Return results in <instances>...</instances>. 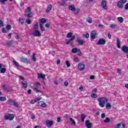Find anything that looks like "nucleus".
<instances>
[{"label": "nucleus", "instance_id": "nucleus-29", "mask_svg": "<svg viewBox=\"0 0 128 128\" xmlns=\"http://www.w3.org/2000/svg\"><path fill=\"white\" fill-rule=\"evenodd\" d=\"M32 60L33 62H36V54L34 53L32 56Z\"/></svg>", "mask_w": 128, "mask_h": 128}, {"label": "nucleus", "instance_id": "nucleus-42", "mask_svg": "<svg viewBox=\"0 0 128 128\" xmlns=\"http://www.w3.org/2000/svg\"><path fill=\"white\" fill-rule=\"evenodd\" d=\"M6 30H10L12 29V25H10V24H8L6 26Z\"/></svg>", "mask_w": 128, "mask_h": 128}, {"label": "nucleus", "instance_id": "nucleus-10", "mask_svg": "<svg viewBox=\"0 0 128 128\" xmlns=\"http://www.w3.org/2000/svg\"><path fill=\"white\" fill-rule=\"evenodd\" d=\"M85 126L87 128H92V123L90 122V120L86 121Z\"/></svg>", "mask_w": 128, "mask_h": 128}, {"label": "nucleus", "instance_id": "nucleus-56", "mask_svg": "<svg viewBox=\"0 0 128 128\" xmlns=\"http://www.w3.org/2000/svg\"><path fill=\"white\" fill-rule=\"evenodd\" d=\"M2 32H3V34H6V28H3L2 29Z\"/></svg>", "mask_w": 128, "mask_h": 128}, {"label": "nucleus", "instance_id": "nucleus-22", "mask_svg": "<svg viewBox=\"0 0 128 128\" xmlns=\"http://www.w3.org/2000/svg\"><path fill=\"white\" fill-rule=\"evenodd\" d=\"M52 6L50 4L48 5L46 12H50L52 10Z\"/></svg>", "mask_w": 128, "mask_h": 128}, {"label": "nucleus", "instance_id": "nucleus-16", "mask_svg": "<svg viewBox=\"0 0 128 128\" xmlns=\"http://www.w3.org/2000/svg\"><path fill=\"white\" fill-rule=\"evenodd\" d=\"M77 41L78 42V44H80V46H82V44H84V41L80 39V38L77 39Z\"/></svg>", "mask_w": 128, "mask_h": 128}, {"label": "nucleus", "instance_id": "nucleus-21", "mask_svg": "<svg viewBox=\"0 0 128 128\" xmlns=\"http://www.w3.org/2000/svg\"><path fill=\"white\" fill-rule=\"evenodd\" d=\"M20 62H26V64L28 62V60L26 58H22L20 59Z\"/></svg>", "mask_w": 128, "mask_h": 128}, {"label": "nucleus", "instance_id": "nucleus-52", "mask_svg": "<svg viewBox=\"0 0 128 128\" xmlns=\"http://www.w3.org/2000/svg\"><path fill=\"white\" fill-rule=\"evenodd\" d=\"M4 26V22L2 20H0V28Z\"/></svg>", "mask_w": 128, "mask_h": 128}, {"label": "nucleus", "instance_id": "nucleus-6", "mask_svg": "<svg viewBox=\"0 0 128 128\" xmlns=\"http://www.w3.org/2000/svg\"><path fill=\"white\" fill-rule=\"evenodd\" d=\"M46 122V126L48 128H50L52 126V124H54V121L52 120H48Z\"/></svg>", "mask_w": 128, "mask_h": 128}, {"label": "nucleus", "instance_id": "nucleus-9", "mask_svg": "<svg viewBox=\"0 0 128 128\" xmlns=\"http://www.w3.org/2000/svg\"><path fill=\"white\" fill-rule=\"evenodd\" d=\"M101 6L104 8V10H106L108 6H106V2L105 0H102L101 3Z\"/></svg>", "mask_w": 128, "mask_h": 128}, {"label": "nucleus", "instance_id": "nucleus-63", "mask_svg": "<svg viewBox=\"0 0 128 128\" xmlns=\"http://www.w3.org/2000/svg\"><path fill=\"white\" fill-rule=\"evenodd\" d=\"M90 80H94V76H90Z\"/></svg>", "mask_w": 128, "mask_h": 128}, {"label": "nucleus", "instance_id": "nucleus-41", "mask_svg": "<svg viewBox=\"0 0 128 128\" xmlns=\"http://www.w3.org/2000/svg\"><path fill=\"white\" fill-rule=\"evenodd\" d=\"M73 12H74V14H78V12H80V9H76L74 10V11Z\"/></svg>", "mask_w": 128, "mask_h": 128}, {"label": "nucleus", "instance_id": "nucleus-31", "mask_svg": "<svg viewBox=\"0 0 128 128\" xmlns=\"http://www.w3.org/2000/svg\"><path fill=\"white\" fill-rule=\"evenodd\" d=\"M91 98H98V95H96V94H91Z\"/></svg>", "mask_w": 128, "mask_h": 128}, {"label": "nucleus", "instance_id": "nucleus-23", "mask_svg": "<svg viewBox=\"0 0 128 128\" xmlns=\"http://www.w3.org/2000/svg\"><path fill=\"white\" fill-rule=\"evenodd\" d=\"M116 128H124L125 126L124 124H119L116 126Z\"/></svg>", "mask_w": 128, "mask_h": 128}, {"label": "nucleus", "instance_id": "nucleus-27", "mask_svg": "<svg viewBox=\"0 0 128 128\" xmlns=\"http://www.w3.org/2000/svg\"><path fill=\"white\" fill-rule=\"evenodd\" d=\"M1 74H4L6 72V68H1L0 70Z\"/></svg>", "mask_w": 128, "mask_h": 128}, {"label": "nucleus", "instance_id": "nucleus-44", "mask_svg": "<svg viewBox=\"0 0 128 128\" xmlns=\"http://www.w3.org/2000/svg\"><path fill=\"white\" fill-rule=\"evenodd\" d=\"M72 37V32H69L67 34V38H70Z\"/></svg>", "mask_w": 128, "mask_h": 128}, {"label": "nucleus", "instance_id": "nucleus-3", "mask_svg": "<svg viewBox=\"0 0 128 128\" xmlns=\"http://www.w3.org/2000/svg\"><path fill=\"white\" fill-rule=\"evenodd\" d=\"M126 2V0H120V1L117 2V6L119 8H122Z\"/></svg>", "mask_w": 128, "mask_h": 128}, {"label": "nucleus", "instance_id": "nucleus-53", "mask_svg": "<svg viewBox=\"0 0 128 128\" xmlns=\"http://www.w3.org/2000/svg\"><path fill=\"white\" fill-rule=\"evenodd\" d=\"M64 86H68V82L66 80L64 82Z\"/></svg>", "mask_w": 128, "mask_h": 128}, {"label": "nucleus", "instance_id": "nucleus-38", "mask_svg": "<svg viewBox=\"0 0 128 128\" xmlns=\"http://www.w3.org/2000/svg\"><path fill=\"white\" fill-rule=\"evenodd\" d=\"M116 26H118V25H116V24H112L110 26V28H116Z\"/></svg>", "mask_w": 128, "mask_h": 128}, {"label": "nucleus", "instance_id": "nucleus-43", "mask_svg": "<svg viewBox=\"0 0 128 128\" xmlns=\"http://www.w3.org/2000/svg\"><path fill=\"white\" fill-rule=\"evenodd\" d=\"M42 100V96H39L35 98V101L36 102H40Z\"/></svg>", "mask_w": 128, "mask_h": 128}, {"label": "nucleus", "instance_id": "nucleus-25", "mask_svg": "<svg viewBox=\"0 0 128 128\" xmlns=\"http://www.w3.org/2000/svg\"><path fill=\"white\" fill-rule=\"evenodd\" d=\"M78 48H73L72 49V52H73V54H76L78 52Z\"/></svg>", "mask_w": 128, "mask_h": 128}, {"label": "nucleus", "instance_id": "nucleus-5", "mask_svg": "<svg viewBox=\"0 0 128 128\" xmlns=\"http://www.w3.org/2000/svg\"><path fill=\"white\" fill-rule=\"evenodd\" d=\"M32 34L34 36H42V34L38 30H34L32 32Z\"/></svg>", "mask_w": 128, "mask_h": 128}, {"label": "nucleus", "instance_id": "nucleus-55", "mask_svg": "<svg viewBox=\"0 0 128 128\" xmlns=\"http://www.w3.org/2000/svg\"><path fill=\"white\" fill-rule=\"evenodd\" d=\"M101 118H106V114H104V113H102L101 114Z\"/></svg>", "mask_w": 128, "mask_h": 128}, {"label": "nucleus", "instance_id": "nucleus-36", "mask_svg": "<svg viewBox=\"0 0 128 128\" xmlns=\"http://www.w3.org/2000/svg\"><path fill=\"white\" fill-rule=\"evenodd\" d=\"M110 122V118H106V119L104 120V122H106V124H108Z\"/></svg>", "mask_w": 128, "mask_h": 128}, {"label": "nucleus", "instance_id": "nucleus-13", "mask_svg": "<svg viewBox=\"0 0 128 128\" xmlns=\"http://www.w3.org/2000/svg\"><path fill=\"white\" fill-rule=\"evenodd\" d=\"M14 40H10L9 42H6V46H10L14 44Z\"/></svg>", "mask_w": 128, "mask_h": 128}, {"label": "nucleus", "instance_id": "nucleus-47", "mask_svg": "<svg viewBox=\"0 0 128 128\" xmlns=\"http://www.w3.org/2000/svg\"><path fill=\"white\" fill-rule=\"evenodd\" d=\"M98 90L96 88H94L93 90L92 91V94H96V92H97Z\"/></svg>", "mask_w": 128, "mask_h": 128}, {"label": "nucleus", "instance_id": "nucleus-7", "mask_svg": "<svg viewBox=\"0 0 128 128\" xmlns=\"http://www.w3.org/2000/svg\"><path fill=\"white\" fill-rule=\"evenodd\" d=\"M98 44H100L102 46L104 44H106V40H104L102 38L99 39V40L98 42Z\"/></svg>", "mask_w": 128, "mask_h": 128}, {"label": "nucleus", "instance_id": "nucleus-40", "mask_svg": "<svg viewBox=\"0 0 128 128\" xmlns=\"http://www.w3.org/2000/svg\"><path fill=\"white\" fill-rule=\"evenodd\" d=\"M70 120L72 122V124H73L76 125V121H74V120L72 119V118H70Z\"/></svg>", "mask_w": 128, "mask_h": 128}, {"label": "nucleus", "instance_id": "nucleus-51", "mask_svg": "<svg viewBox=\"0 0 128 128\" xmlns=\"http://www.w3.org/2000/svg\"><path fill=\"white\" fill-rule=\"evenodd\" d=\"M57 122H62V118L60 117H58L57 118Z\"/></svg>", "mask_w": 128, "mask_h": 128}, {"label": "nucleus", "instance_id": "nucleus-19", "mask_svg": "<svg viewBox=\"0 0 128 128\" xmlns=\"http://www.w3.org/2000/svg\"><path fill=\"white\" fill-rule=\"evenodd\" d=\"M68 9L70 10H72V12H74L76 10V6H74V5H71L69 6Z\"/></svg>", "mask_w": 128, "mask_h": 128}, {"label": "nucleus", "instance_id": "nucleus-37", "mask_svg": "<svg viewBox=\"0 0 128 128\" xmlns=\"http://www.w3.org/2000/svg\"><path fill=\"white\" fill-rule=\"evenodd\" d=\"M40 30L42 32H44V25L42 24H40Z\"/></svg>", "mask_w": 128, "mask_h": 128}, {"label": "nucleus", "instance_id": "nucleus-1", "mask_svg": "<svg viewBox=\"0 0 128 128\" xmlns=\"http://www.w3.org/2000/svg\"><path fill=\"white\" fill-rule=\"evenodd\" d=\"M98 101L99 102V105L101 108H104V104L108 102V100L106 98H100L98 99Z\"/></svg>", "mask_w": 128, "mask_h": 128}, {"label": "nucleus", "instance_id": "nucleus-2", "mask_svg": "<svg viewBox=\"0 0 128 128\" xmlns=\"http://www.w3.org/2000/svg\"><path fill=\"white\" fill-rule=\"evenodd\" d=\"M14 118V114H6L4 116V119L6 120H12Z\"/></svg>", "mask_w": 128, "mask_h": 128}, {"label": "nucleus", "instance_id": "nucleus-48", "mask_svg": "<svg viewBox=\"0 0 128 128\" xmlns=\"http://www.w3.org/2000/svg\"><path fill=\"white\" fill-rule=\"evenodd\" d=\"M86 20L88 24H92V19L90 18H87Z\"/></svg>", "mask_w": 128, "mask_h": 128}, {"label": "nucleus", "instance_id": "nucleus-34", "mask_svg": "<svg viewBox=\"0 0 128 128\" xmlns=\"http://www.w3.org/2000/svg\"><path fill=\"white\" fill-rule=\"evenodd\" d=\"M19 22L21 24H24V20L22 18H19Z\"/></svg>", "mask_w": 128, "mask_h": 128}, {"label": "nucleus", "instance_id": "nucleus-39", "mask_svg": "<svg viewBox=\"0 0 128 128\" xmlns=\"http://www.w3.org/2000/svg\"><path fill=\"white\" fill-rule=\"evenodd\" d=\"M26 22L28 24H32V20H30V18H27L26 19Z\"/></svg>", "mask_w": 128, "mask_h": 128}, {"label": "nucleus", "instance_id": "nucleus-57", "mask_svg": "<svg viewBox=\"0 0 128 128\" xmlns=\"http://www.w3.org/2000/svg\"><path fill=\"white\" fill-rule=\"evenodd\" d=\"M34 102H36L35 99L34 100H32L30 102V104H34Z\"/></svg>", "mask_w": 128, "mask_h": 128}, {"label": "nucleus", "instance_id": "nucleus-33", "mask_svg": "<svg viewBox=\"0 0 128 128\" xmlns=\"http://www.w3.org/2000/svg\"><path fill=\"white\" fill-rule=\"evenodd\" d=\"M84 118H86V115L82 114L81 116V120L82 122H84Z\"/></svg>", "mask_w": 128, "mask_h": 128}, {"label": "nucleus", "instance_id": "nucleus-11", "mask_svg": "<svg viewBox=\"0 0 128 128\" xmlns=\"http://www.w3.org/2000/svg\"><path fill=\"white\" fill-rule=\"evenodd\" d=\"M122 50L124 52L128 54V46H122Z\"/></svg>", "mask_w": 128, "mask_h": 128}, {"label": "nucleus", "instance_id": "nucleus-30", "mask_svg": "<svg viewBox=\"0 0 128 128\" xmlns=\"http://www.w3.org/2000/svg\"><path fill=\"white\" fill-rule=\"evenodd\" d=\"M6 100V98L5 96H1L0 97V102H4Z\"/></svg>", "mask_w": 128, "mask_h": 128}, {"label": "nucleus", "instance_id": "nucleus-49", "mask_svg": "<svg viewBox=\"0 0 128 128\" xmlns=\"http://www.w3.org/2000/svg\"><path fill=\"white\" fill-rule=\"evenodd\" d=\"M66 64L68 68H70V64L69 61H66Z\"/></svg>", "mask_w": 128, "mask_h": 128}, {"label": "nucleus", "instance_id": "nucleus-20", "mask_svg": "<svg viewBox=\"0 0 128 128\" xmlns=\"http://www.w3.org/2000/svg\"><path fill=\"white\" fill-rule=\"evenodd\" d=\"M116 44L118 48H120V39L118 38H116Z\"/></svg>", "mask_w": 128, "mask_h": 128}, {"label": "nucleus", "instance_id": "nucleus-45", "mask_svg": "<svg viewBox=\"0 0 128 128\" xmlns=\"http://www.w3.org/2000/svg\"><path fill=\"white\" fill-rule=\"evenodd\" d=\"M30 12V7H28L25 11V12L28 14V12Z\"/></svg>", "mask_w": 128, "mask_h": 128}, {"label": "nucleus", "instance_id": "nucleus-46", "mask_svg": "<svg viewBox=\"0 0 128 128\" xmlns=\"http://www.w3.org/2000/svg\"><path fill=\"white\" fill-rule=\"evenodd\" d=\"M41 108H46V103H43L40 106Z\"/></svg>", "mask_w": 128, "mask_h": 128}, {"label": "nucleus", "instance_id": "nucleus-58", "mask_svg": "<svg viewBox=\"0 0 128 128\" xmlns=\"http://www.w3.org/2000/svg\"><path fill=\"white\" fill-rule=\"evenodd\" d=\"M124 9L126 10H128V3H126L124 6Z\"/></svg>", "mask_w": 128, "mask_h": 128}, {"label": "nucleus", "instance_id": "nucleus-61", "mask_svg": "<svg viewBox=\"0 0 128 128\" xmlns=\"http://www.w3.org/2000/svg\"><path fill=\"white\" fill-rule=\"evenodd\" d=\"M28 94H32V90L30 89L28 90Z\"/></svg>", "mask_w": 128, "mask_h": 128}, {"label": "nucleus", "instance_id": "nucleus-32", "mask_svg": "<svg viewBox=\"0 0 128 128\" xmlns=\"http://www.w3.org/2000/svg\"><path fill=\"white\" fill-rule=\"evenodd\" d=\"M82 37L86 38H88L90 37V34H88V33H87L86 34H84L82 35Z\"/></svg>", "mask_w": 128, "mask_h": 128}, {"label": "nucleus", "instance_id": "nucleus-17", "mask_svg": "<svg viewBox=\"0 0 128 128\" xmlns=\"http://www.w3.org/2000/svg\"><path fill=\"white\" fill-rule=\"evenodd\" d=\"M22 84L24 88H28V82H26L25 80H23L22 81Z\"/></svg>", "mask_w": 128, "mask_h": 128}, {"label": "nucleus", "instance_id": "nucleus-15", "mask_svg": "<svg viewBox=\"0 0 128 128\" xmlns=\"http://www.w3.org/2000/svg\"><path fill=\"white\" fill-rule=\"evenodd\" d=\"M38 78H42V80H44L46 78V75L42 74L41 73H38Z\"/></svg>", "mask_w": 128, "mask_h": 128}, {"label": "nucleus", "instance_id": "nucleus-54", "mask_svg": "<svg viewBox=\"0 0 128 128\" xmlns=\"http://www.w3.org/2000/svg\"><path fill=\"white\" fill-rule=\"evenodd\" d=\"M12 62L16 66H18V64L16 62L13 60Z\"/></svg>", "mask_w": 128, "mask_h": 128}, {"label": "nucleus", "instance_id": "nucleus-12", "mask_svg": "<svg viewBox=\"0 0 128 128\" xmlns=\"http://www.w3.org/2000/svg\"><path fill=\"white\" fill-rule=\"evenodd\" d=\"M75 36H72L70 40L69 41H66V44H72V42H74V38H75Z\"/></svg>", "mask_w": 128, "mask_h": 128}, {"label": "nucleus", "instance_id": "nucleus-60", "mask_svg": "<svg viewBox=\"0 0 128 128\" xmlns=\"http://www.w3.org/2000/svg\"><path fill=\"white\" fill-rule=\"evenodd\" d=\"M27 17L29 18H32V13L28 14L27 15Z\"/></svg>", "mask_w": 128, "mask_h": 128}, {"label": "nucleus", "instance_id": "nucleus-26", "mask_svg": "<svg viewBox=\"0 0 128 128\" xmlns=\"http://www.w3.org/2000/svg\"><path fill=\"white\" fill-rule=\"evenodd\" d=\"M40 24H46V20L44 18H42L40 20Z\"/></svg>", "mask_w": 128, "mask_h": 128}, {"label": "nucleus", "instance_id": "nucleus-59", "mask_svg": "<svg viewBox=\"0 0 128 128\" xmlns=\"http://www.w3.org/2000/svg\"><path fill=\"white\" fill-rule=\"evenodd\" d=\"M45 26H46V28H50V24H45Z\"/></svg>", "mask_w": 128, "mask_h": 128}, {"label": "nucleus", "instance_id": "nucleus-8", "mask_svg": "<svg viewBox=\"0 0 128 128\" xmlns=\"http://www.w3.org/2000/svg\"><path fill=\"white\" fill-rule=\"evenodd\" d=\"M84 64L82 63H80L78 65V70H79L80 72L84 70Z\"/></svg>", "mask_w": 128, "mask_h": 128}, {"label": "nucleus", "instance_id": "nucleus-14", "mask_svg": "<svg viewBox=\"0 0 128 128\" xmlns=\"http://www.w3.org/2000/svg\"><path fill=\"white\" fill-rule=\"evenodd\" d=\"M34 90H36V92H41L42 94V90H38V85L34 84Z\"/></svg>", "mask_w": 128, "mask_h": 128}, {"label": "nucleus", "instance_id": "nucleus-28", "mask_svg": "<svg viewBox=\"0 0 128 128\" xmlns=\"http://www.w3.org/2000/svg\"><path fill=\"white\" fill-rule=\"evenodd\" d=\"M118 20L120 24L124 22V18L122 17H118Z\"/></svg>", "mask_w": 128, "mask_h": 128}, {"label": "nucleus", "instance_id": "nucleus-35", "mask_svg": "<svg viewBox=\"0 0 128 128\" xmlns=\"http://www.w3.org/2000/svg\"><path fill=\"white\" fill-rule=\"evenodd\" d=\"M34 28L35 30H38V22H36L35 23V24L34 25Z\"/></svg>", "mask_w": 128, "mask_h": 128}, {"label": "nucleus", "instance_id": "nucleus-24", "mask_svg": "<svg viewBox=\"0 0 128 128\" xmlns=\"http://www.w3.org/2000/svg\"><path fill=\"white\" fill-rule=\"evenodd\" d=\"M106 110H110V108H112V106L110 105V102L106 103Z\"/></svg>", "mask_w": 128, "mask_h": 128}, {"label": "nucleus", "instance_id": "nucleus-64", "mask_svg": "<svg viewBox=\"0 0 128 128\" xmlns=\"http://www.w3.org/2000/svg\"><path fill=\"white\" fill-rule=\"evenodd\" d=\"M118 74H122V70L118 68Z\"/></svg>", "mask_w": 128, "mask_h": 128}, {"label": "nucleus", "instance_id": "nucleus-50", "mask_svg": "<svg viewBox=\"0 0 128 128\" xmlns=\"http://www.w3.org/2000/svg\"><path fill=\"white\" fill-rule=\"evenodd\" d=\"M77 52L78 54V56H82V52H80V50H78Z\"/></svg>", "mask_w": 128, "mask_h": 128}, {"label": "nucleus", "instance_id": "nucleus-18", "mask_svg": "<svg viewBox=\"0 0 128 128\" xmlns=\"http://www.w3.org/2000/svg\"><path fill=\"white\" fill-rule=\"evenodd\" d=\"M90 37L92 40H94L96 38V32L92 31L90 34Z\"/></svg>", "mask_w": 128, "mask_h": 128}, {"label": "nucleus", "instance_id": "nucleus-4", "mask_svg": "<svg viewBox=\"0 0 128 128\" xmlns=\"http://www.w3.org/2000/svg\"><path fill=\"white\" fill-rule=\"evenodd\" d=\"M8 104H10V106H14L15 108H18V104L14 101L12 100H9Z\"/></svg>", "mask_w": 128, "mask_h": 128}, {"label": "nucleus", "instance_id": "nucleus-62", "mask_svg": "<svg viewBox=\"0 0 128 128\" xmlns=\"http://www.w3.org/2000/svg\"><path fill=\"white\" fill-rule=\"evenodd\" d=\"M74 62H80V60H78V58H74Z\"/></svg>", "mask_w": 128, "mask_h": 128}]
</instances>
